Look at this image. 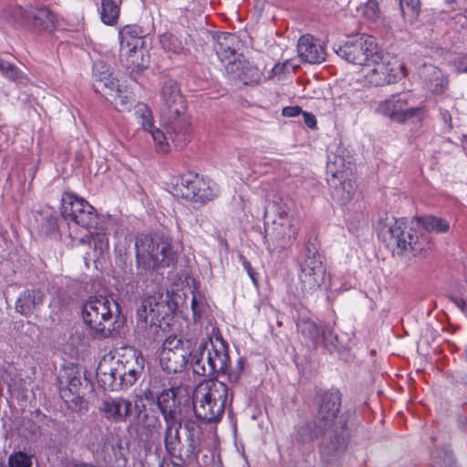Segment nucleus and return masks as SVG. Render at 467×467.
Segmentation results:
<instances>
[{"mask_svg": "<svg viewBox=\"0 0 467 467\" xmlns=\"http://www.w3.org/2000/svg\"><path fill=\"white\" fill-rule=\"evenodd\" d=\"M379 239L398 254L410 252L413 256L426 253L433 246L431 233L438 231V219L431 215L415 217L408 226L404 218L397 219L386 211L374 219Z\"/></svg>", "mask_w": 467, "mask_h": 467, "instance_id": "obj_1", "label": "nucleus"}, {"mask_svg": "<svg viewBox=\"0 0 467 467\" xmlns=\"http://www.w3.org/2000/svg\"><path fill=\"white\" fill-rule=\"evenodd\" d=\"M136 283L148 286L159 268L173 265L177 253L172 246V239L163 233H140L135 241Z\"/></svg>", "mask_w": 467, "mask_h": 467, "instance_id": "obj_2", "label": "nucleus"}, {"mask_svg": "<svg viewBox=\"0 0 467 467\" xmlns=\"http://www.w3.org/2000/svg\"><path fill=\"white\" fill-rule=\"evenodd\" d=\"M81 316L90 335L98 339L115 337L125 321L120 306L112 296H90L82 304Z\"/></svg>", "mask_w": 467, "mask_h": 467, "instance_id": "obj_3", "label": "nucleus"}, {"mask_svg": "<svg viewBox=\"0 0 467 467\" xmlns=\"http://www.w3.org/2000/svg\"><path fill=\"white\" fill-rule=\"evenodd\" d=\"M161 116L167 123L170 137L181 147L191 140V122L186 115V103L178 83L166 79L160 92Z\"/></svg>", "mask_w": 467, "mask_h": 467, "instance_id": "obj_4", "label": "nucleus"}, {"mask_svg": "<svg viewBox=\"0 0 467 467\" xmlns=\"http://www.w3.org/2000/svg\"><path fill=\"white\" fill-rule=\"evenodd\" d=\"M228 397L229 388L225 383L217 379L203 380L191 398V410L200 421L217 423L224 414Z\"/></svg>", "mask_w": 467, "mask_h": 467, "instance_id": "obj_5", "label": "nucleus"}, {"mask_svg": "<svg viewBox=\"0 0 467 467\" xmlns=\"http://www.w3.org/2000/svg\"><path fill=\"white\" fill-rule=\"evenodd\" d=\"M298 229V221L281 204L274 202L266 208L265 244L270 253H281L290 247Z\"/></svg>", "mask_w": 467, "mask_h": 467, "instance_id": "obj_6", "label": "nucleus"}, {"mask_svg": "<svg viewBox=\"0 0 467 467\" xmlns=\"http://www.w3.org/2000/svg\"><path fill=\"white\" fill-rule=\"evenodd\" d=\"M298 278L304 294L317 291L324 284L327 274L326 258L320 253V244L317 238H310L297 257Z\"/></svg>", "mask_w": 467, "mask_h": 467, "instance_id": "obj_7", "label": "nucleus"}, {"mask_svg": "<svg viewBox=\"0 0 467 467\" xmlns=\"http://www.w3.org/2000/svg\"><path fill=\"white\" fill-rule=\"evenodd\" d=\"M375 111L399 124L420 122L428 117V109L415 105L410 92L396 93L379 102Z\"/></svg>", "mask_w": 467, "mask_h": 467, "instance_id": "obj_8", "label": "nucleus"}, {"mask_svg": "<svg viewBox=\"0 0 467 467\" xmlns=\"http://www.w3.org/2000/svg\"><path fill=\"white\" fill-rule=\"evenodd\" d=\"M93 79L95 92L106 97L119 111L127 110L131 107V92L119 84V80L112 75L110 67L105 61L98 60L94 63Z\"/></svg>", "mask_w": 467, "mask_h": 467, "instance_id": "obj_9", "label": "nucleus"}, {"mask_svg": "<svg viewBox=\"0 0 467 467\" xmlns=\"http://www.w3.org/2000/svg\"><path fill=\"white\" fill-rule=\"evenodd\" d=\"M345 150H342L344 153ZM344 154L331 152L327 155V168L332 178L327 180L331 187V196L339 204L344 205L350 202L355 194L357 184L352 179L348 178L351 171Z\"/></svg>", "mask_w": 467, "mask_h": 467, "instance_id": "obj_10", "label": "nucleus"}, {"mask_svg": "<svg viewBox=\"0 0 467 467\" xmlns=\"http://www.w3.org/2000/svg\"><path fill=\"white\" fill-rule=\"evenodd\" d=\"M381 50L375 37L365 34L356 36L335 48L337 55L347 62L365 67L372 58H379Z\"/></svg>", "mask_w": 467, "mask_h": 467, "instance_id": "obj_11", "label": "nucleus"}, {"mask_svg": "<svg viewBox=\"0 0 467 467\" xmlns=\"http://www.w3.org/2000/svg\"><path fill=\"white\" fill-rule=\"evenodd\" d=\"M156 405L164 423L182 422L183 411L191 410V397L186 387H171L158 393Z\"/></svg>", "mask_w": 467, "mask_h": 467, "instance_id": "obj_12", "label": "nucleus"}, {"mask_svg": "<svg viewBox=\"0 0 467 467\" xmlns=\"http://www.w3.org/2000/svg\"><path fill=\"white\" fill-rule=\"evenodd\" d=\"M61 214L66 220L83 228L97 229L98 214L95 208L83 198L71 192H65L62 195Z\"/></svg>", "mask_w": 467, "mask_h": 467, "instance_id": "obj_13", "label": "nucleus"}, {"mask_svg": "<svg viewBox=\"0 0 467 467\" xmlns=\"http://www.w3.org/2000/svg\"><path fill=\"white\" fill-rule=\"evenodd\" d=\"M366 67L369 69L365 74V78L374 87L395 83L401 77L406 76L405 67L403 65L394 67L390 56L383 50L379 52V58H372Z\"/></svg>", "mask_w": 467, "mask_h": 467, "instance_id": "obj_14", "label": "nucleus"}, {"mask_svg": "<svg viewBox=\"0 0 467 467\" xmlns=\"http://www.w3.org/2000/svg\"><path fill=\"white\" fill-rule=\"evenodd\" d=\"M176 187L182 198L202 204L213 200L217 195L215 183L194 172L182 175Z\"/></svg>", "mask_w": 467, "mask_h": 467, "instance_id": "obj_15", "label": "nucleus"}, {"mask_svg": "<svg viewBox=\"0 0 467 467\" xmlns=\"http://www.w3.org/2000/svg\"><path fill=\"white\" fill-rule=\"evenodd\" d=\"M191 341L177 337H167L160 354V364L168 373L182 372L189 363Z\"/></svg>", "mask_w": 467, "mask_h": 467, "instance_id": "obj_16", "label": "nucleus"}, {"mask_svg": "<svg viewBox=\"0 0 467 467\" xmlns=\"http://www.w3.org/2000/svg\"><path fill=\"white\" fill-rule=\"evenodd\" d=\"M321 437L319 454L323 463L328 466L337 462L346 452L348 442L347 423L334 426Z\"/></svg>", "mask_w": 467, "mask_h": 467, "instance_id": "obj_17", "label": "nucleus"}, {"mask_svg": "<svg viewBox=\"0 0 467 467\" xmlns=\"http://www.w3.org/2000/svg\"><path fill=\"white\" fill-rule=\"evenodd\" d=\"M149 306L150 319L148 337L151 335L152 340L161 339L162 333L173 319L177 303L167 294L164 298L161 296L160 300H154V303L150 301Z\"/></svg>", "mask_w": 467, "mask_h": 467, "instance_id": "obj_18", "label": "nucleus"}, {"mask_svg": "<svg viewBox=\"0 0 467 467\" xmlns=\"http://www.w3.org/2000/svg\"><path fill=\"white\" fill-rule=\"evenodd\" d=\"M342 394L337 388L321 391L318 395V410L315 418L328 429L347 423L342 417L338 419L341 409Z\"/></svg>", "mask_w": 467, "mask_h": 467, "instance_id": "obj_19", "label": "nucleus"}, {"mask_svg": "<svg viewBox=\"0 0 467 467\" xmlns=\"http://www.w3.org/2000/svg\"><path fill=\"white\" fill-rule=\"evenodd\" d=\"M183 428L186 431L185 444L181 446L179 453L182 457H177V460L185 464L201 466L198 456L202 450L203 430L193 420H185Z\"/></svg>", "mask_w": 467, "mask_h": 467, "instance_id": "obj_20", "label": "nucleus"}, {"mask_svg": "<svg viewBox=\"0 0 467 467\" xmlns=\"http://www.w3.org/2000/svg\"><path fill=\"white\" fill-rule=\"evenodd\" d=\"M207 366L201 372L202 377L216 379L218 375H223L228 368L230 357L228 345L222 337L215 338V343L210 340V348L206 357Z\"/></svg>", "mask_w": 467, "mask_h": 467, "instance_id": "obj_21", "label": "nucleus"}, {"mask_svg": "<svg viewBox=\"0 0 467 467\" xmlns=\"http://www.w3.org/2000/svg\"><path fill=\"white\" fill-rule=\"evenodd\" d=\"M16 22L22 26L32 27L35 30H52L56 25V16L47 6L26 11L21 7L14 9Z\"/></svg>", "mask_w": 467, "mask_h": 467, "instance_id": "obj_22", "label": "nucleus"}, {"mask_svg": "<svg viewBox=\"0 0 467 467\" xmlns=\"http://www.w3.org/2000/svg\"><path fill=\"white\" fill-rule=\"evenodd\" d=\"M131 402L123 397L108 396L99 406L102 417L112 423L125 422L131 413Z\"/></svg>", "mask_w": 467, "mask_h": 467, "instance_id": "obj_23", "label": "nucleus"}, {"mask_svg": "<svg viewBox=\"0 0 467 467\" xmlns=\"http://www.w3.org/2000/svg\"><path fill=\"white\" fill-rule=\"evenodd\" d=\"M225 70L230 78L244 85L257 84L262 77V73L256 66L240 59H234V62L226 64Z\"/></svg>", "mask_w": 467, "mask_h": 467, "instance_id": "obj_24", "label": "nucleus"}, {"mask_svg": "<svg viewBox=\"0 0 467 467\" xmlns=\"http://www.w3.org/2000/svg\"><path fill=\"white\" fill-rule=\"evenodd\" d=\"M297 53L303 62L309 64L322 63L327 55L321 44L310 35H304L299 38Z\"/></svg>", "mask_w": 467, "mask_h": 467, "instance_id": "obj_25", "label": "nucleus"}, {"mask_svg": "<svg viewBox=\"0 0 467 467\" xmlns=\"http://www.w3.org/2000/svg\"><path fill=\"white\" fill-rule=\"evenodd\" d=\"M118 360L107 363L100 362L97 368V379L99 386L104 390L123 389L124 385L121 380V375H119L115 369H119Z\"/></svg>", "mask_w": 467, "mask_h": 467, "instance_id": "obj_26", "label": "nucleus"}, {"mask_svg": "<svg viewBox=\"0 0 467 467\" xmlns=\"http://www.w3.org/2000/svg\"><path fill=\"white\" fill-rule=\"evenodd\" d=\"M118 367L119 369H115L119 375H121V380L124 389L131 387L140 377L144 370V359L139 355H134L131 359H127L125 362L118 360Z\"/></svg>", "mask_w": 467, "mask_h": 467, "instance_id": "obj_27", "label": "nucleus"}, {"mask_svg": "<svg viewBox=\"0 0 467 467\" xmlns=\"http://www.w3.org/2000/svg\"><path fill=\"white\" fill-rule=\"evenodd\" d=\"M239 46L238 37L232 33L222 32L216 36L214 50L222 62H234Z\"/></svg>", "mask_w": 467, "mask_h": 467, "instance_id": "obj_28", "label": "nucleus"}, {"mask_svg": "<svg viewBox=\"0 0 467 467\" xmlns=\"http://www.w3.org/2000/svg\"><path fill=\"white\" fill-rule=\"evenodd\" d=\"M298 332L308 340L314 348H317L322 337H332L337 339V335L332 329L324 330L310 319L302 318L296 323Z\"/></svg>", "mask_w": 467, "mask_h": 467, "instance_id": "obj_29", "label": "nucleus"}, {"mask_svg": "<svg viewBox=\"0 0 467 467\" xmlns=\"http://www.w3.org/2000/svg\"><path fill=\"white\" fill-rule=\"evenodd\" d=\"M328 430L327 426L318 422V420L315 418L313 420L296 427L293 440L298 444H308L321 437Z\"/></svg>", "mask_w": 467, "mask_h": 467, "instance_id": "obj_30", "label": "nucleus"}, {"mask_svg": "<svg viewBox=\"0 0 467 467\" xmlns=\"http://www.w3.org/2000/svg\"><path fill=\"white\" fill-rule=\"evenodd\" d=\"M120 51L130 52L144 44V31L138 25H127L119 30Z\"/></svg>", "mask_w": 467, "mask_h": 467, "instance_id": "obj_31", "label": "nucleus"}, {"mask_svg": "<svg viewBox=\"0 0 467 467\" xmlns=\"http://www.w3.org/2000/svg\"><path fill=\"white\" fill-rule=\"evenodd\" d=\"M182 426V422L165 423L163 444L166 454L171 458V460L182 457L181 453H179L182 445V439L180 435Z\"/></svg>", "mask_w": 467, "mask_h": 467, "instance_id": "obj_32", "label": "nucleus"}, {"mask_svg": "<svg viewBox=\"0 0 467 467\" xmlns=\"http://www.w3.org/2000/svg\"><path fill=\"white\" fill-rule=\"evenodd\" d=\"M44 297V293L39 289H26L17 298L16 309L21 315L27 317L43 304Z\"/></svg>", "mask_w": 467, "mask_h": 467, "instance_id": "obj_33", "label": "nucleus"}, {"mask_svg": "<svg viewBox=\"0 0 467 467\" xmlns=\"http://www.w3.org/2000/svg\"><path fill=\"white\" fill-rule=\"evenodd\" d=\"M78 242L80 244L93 243V260H99L109 252V243L107 234L102 230H98L95 233H90L81 237Z\"/></svg>", "mask_w": 467, "mask_h": 467, "instance_id": "obj_34", "label": "nucleus"}, {"mask_svg": "<svg viewBox=\"0 0 467 467\" xmlns=\"http://www.w3.org/2000/svg\"><path fill=\"white\" fill-rule=\"evenodd\" d=\"M210 340L202 339L200 342H196L194 348H190L189 363L192 368L193 373L198 376H201L202 370L206 367L203 364V359L206 360L210 348Z\"/></svg>", "mask_w": 467, "mask_h": 467, "instance_id": "obj_35", "label": "nucleus"}, {"mask_svg": "<svg viewBox=\"0 0 467 467\" xmlns=\"http://www.w3.org/2000/svg\"><path fill=\"white\" fill-rule=\"evenodd\" d=\"M119 56L123 65L131 72L141 71L148 67L149 59L144 56L142 47H137L130 52L120 51Z\"/></svg>", "mask_w": 467, "mask_h": 467, "instance_id": "obj_36", "label": "nucleus"}, {"mask_svg": "<svg viewBox=\"0 0 467 467\" xmlns=\"http://www.w3.org/2000/svg\"><path fill=\"white\" fill-rule=\"evenodd\" d=\"M123 0H100V19L108 26L117 24Z\"/></svg>", "mask_w": 467, "mask_h": 467, "instance_id": "obj_37", "label": "nucleus"}, {"mask_svg": "<svg viewBox=\"0 0 467 467\" xmlns=\"http://www.w3.org/2000/svg\"><path fill=\"white\" fill-rule=\"evenodd\" d=\"M160 43L162 48L173 54H182L184 52V44L172 33H164L160 36Z\"/></svg>", "mask_w": 467, "mask_h": 467, "instance_id": "obj_38", "label": "nucleus"}, {"mask_svg": "<svg viewBox=\"0 0 467 467\" xmlns=\"http://www.w3.org/2000/svg\"><path fill=\"white\" fill-rule=\"evenodd\" d=\"M66 382L67 387L65 389H61V396L63 398H69L67 395V392H68L71 395H76L77 397H79L80 395V389L82 386L81 382V376L80 373L78 371H71L67 373L66 377Z\"/></svg>", "mask_w": 467, "mask_h": 467, "instance_id": "obj_39", "label": "nucleus"}, {"mask_svg": "<svg viewBox=\"0 0 467 467\" xmlns=\"http://www.w3.org/2000/svg\"><path fill=\"white\" fill-rule=\"evenodd\" d=\"M399 2L404 19L412 23L420 14V0H399Z\"/></svg>", "mask_w": 467, "mask_h": 467, "instance_id": "obj_40", "label": "nucleus"}, {"mask_svg": "<svg viewBox=\"0 0 467 467\" xmlns=\"http://www.w3.org/2000/svg\"><path fill=\"white\" fill-rule=\"evenodd\" d=\"M165 124V129H166V133H164L162 130H161L160 129H154L152 130L151 131H150V136L152 137L153 140L155 141L156 143V146H157V150L159 151H161V152H167L168 151V148H169V145H168V142L167 140H171L176 147L178 148H182L181 146H179L169 135L168 133V127H167V123L164 122Z\"/></svg>", "mask_w": 467, "mask_h": 467, "instance_id": "obj_41", "label": "nucleus"}, {"mask_svg": "<svg viewBox=\"0 0 467 467\" xmlns=\"http://www.w3.org/2000/svg\"><path fill=\"white\" fill-rule=\"evenodd\" d=\"M9 467H32V456L18 451H15L8 457Z\"/></svg>", "mask_w": 467, "mask_h": 467, "instance_id": "obj_42", "label": "nucleus"}, {"mask_svg": "<svg viewBox=\"0 0 467 467\" xmlns=\"http://www.w3.org/2000/svg\"><path fill=\"white\" fill-rule=\"evenodd\" d=\"M244 364L245 358L243 357L239 358L234 365V368H231L230 363L228 364V368L223 375L227 376V379L231 383H237L244 371Z\"/></svg>", "mask_w": 467, "mask_h": 467, "instance_id": "obj_43", "label": "nucleus"}, {"mask_svg": "<svg viewBox=\"0 0 467 467\" xmlns=\"http://www.w3.org/2000/svg\"><path fill=\"white\" fill-rule=\"evenodd\" d=\"M150 311L148 312V305L145 301L142 302V304L138 307L136 312V319H137V326L141 328H148L150 327Z\"/></svg>", "mask_w": 467, "mask_h": 467, "instance_id": "obj_44", "label": "nucleus"}, {"mask_svg": "<svg viewBox=\"0 0 467 467\" xmlns=\"http://www.w3.org/2000/svg\"><path fill=\"white\" fill-rule=\"evenodd\" d=\"M5 78L17 84H25L27 80L24 72L15 64L10 66L6 74L5 75Z\"/></svg>", "mask_w": 467, "mask_h": 467, "instance_id": "obj_45", "label": "nucleus"}, {"mask_svg": "<svg viewBox=\"0 0 467 467\" xmlns=\"http://www.w3.org/2000/svg\"><path fill=\"white\" fill-rule=\"evenodd\" d=\"M191 307L192 311L193 322L197 323L202 317V314L205 310V303L202 300H199L196 295H193L191 301Z\"/></svg>", "mask_w": 467, "mask_h": 467, "instance_id": "obj_46", "label": "nucleus"}, {"mask_svg": "<svg viewBox=\"0 0 467 467\" xmlns=\"http://www.w3.org/2000/svg\"><path fill=\"white\" fill-rule=\"evenodd\" d=\"M57 228L58 224L57 216L49 215L43 218L40 226V230L42 233H44L47 235L52 234L57 231Z\"/></svg>", "mask_w": 467, "mask_h": 467, "instance_id": "obj_47", "label": "nucleus"}, {"mask_svg": "<svg viewBox=\"0 0 467 467\" xmlns=\"http://www.w3.org/2000/svg\"><path fill=\"white\" fill-rule=\"evenodd\" d=\"M140 111H141V125L144 130L150 132L154 130V121L150 109L146 106H142Z\"/></svg>", "mask_w": 467, "mask_h": 467, "instance_id": "obj_48", "label": "nucleus"}, {"mask_svg": "<svg viewBox=\"0 0 467 467\" xmlns=\"http://www.w3.org/2000/svg\"><path fill=\"white\" fill-rule=\"evenodd\" d=\"M440 467H457L453 458V453L449 447L440 450Z\"/></svg>", "mask_w": 467, "mask_h": 467, "instance_id": "obj_49", "label": "nucleus"}, {"mask_svg": "<svg viewBox=\"0 0 467 467\" xmlns=\"http://www.w3.org/2000/svg\"><path fill=\"white\" fill-rule=\"evenodd\" d=\"M364 16L368 19H376L379 16V4L376 0H368L362 8Z\"/></svg>", "mask_w": 467, "mask_h": 467, "instance_id": "obj_50", "label": "nucleus"}, {"mask_svg": "<svg viewBox=\"0 0 467 467\" xmlns=\"http://www.w3.org/2000/svg\"><path fill=\"white\" fill-rule=\"evenodd\" d=\"M141 425L148 431H153L160 427L161 421L158 416L150 417L149 414L145 413L142 416Z\"/></svg>", "mask_w": 467, "mask_h": 467, "instance_id": "obj_51", "label": "nucleus"}, {"mask_svg": "<svg viewBox=\"0 0 467 467\" xmlns=\"http://www.w3.org/2000/svg\"><path fill=\"white\" fill-rule=\"evenodd\" d=\"M25 429L30 433L31 438H36L40 434V427L32 420L24 421Z\"/></svg>", "mask_w": 467, "mask_h": 467, "instance_id": "obj_52", "label": "nucleus"}, {"mask_svg": "<svg viewBox=\"0 0 467 467\" xmlns=\"http://www.w3.org/2000/svg\"><path fill=\"white\" fill-rule=\"evenodd\" d=\"M301 112H303V109L299 106H287L282 109V115L287 118L296 117L300 115Z\"/></svg>", "mask_w": 467, "mask_h": 467, "instance_id": "obj_53", "label": "nucleus"}, {"mask_svg": "<svg viewBox=\"0 0 467 467\" xmlns=\"http://www.w3.org/2000/svg\"><path fill=\"white\" fill-rule=\"evenodd\" d=\"M240 260L242 261L243 266L246 270V272H247L248 275L250 276V278L252 279V281L254 284H256V277H255L256 273L253 269L251 263L242 254L240 255Z\"/></svg>", "mask_w": 467, "mask_h": 467, "instance_id": "obj_54", "label": "nucleus"}, {"mask_svg": "<svg viewBox=\"0 0 467 467\" xmlns=\"http://www.w3.org/2000/svg\"><path fill=\"white\" fill-rule=\"evenodd\" d=\"M39 423L42 424L43 427L52 428L55 430L59 429V422L51 417L48 416H41V421Z\"/></svg>", "mask_w": 467, "mask_h": 467, "instance_id": "obj_55", "label": "nucleus"}, {"mask_svg": "<svg viewBox=\"0 0 467 467\" xmlns=\"http://www.w3.org/2000/svg\"><path fill=\"white\" fill-rule=\"evenodd\" d=\"M301 114L303 115V118H304V122L305 124L309 128V129H316L317 127V119H316V116L311 113V112H306V111H304L301 112Z\"/></svg>", "mask_w": 467, "mask_h": 467, "instance_id": "obj_56", "label": "nucleus"}, {"mask_svg": "<svg viewBox=\"0 0 467 467\" xmlns=\"http://www.w3.org/2000/svg\"><path fill=\"white\" fill-rule=\"evenodd\" d=\"M192 465V464H185L182 462H175L172 460H170V462H168L165 457H162V459L159 462L158 467H188Z\"/></svg>", "mask_w": 467, "mask_h": 467, "instance_id": "obj_57", "label": "nucleus"}, {"mask_svg": "<svg viewBox=\"0 0 467 467\" xmlns=\"http://www.w3.org/2000/svg\"><path fill=\"white\" fill-rule=\"evenodd\" d=\"M337 338L335 339L332 337H326V338L322 337L320 344H323V346L328 351L332 352V351H334L337 348Z\"/></svg>", "mask_w": 467, "mask_h": 467, "instance_id": "obj_58", "label": "nucleus"}, {"mask_svg": "<svg viewBox=\"0 0 467 467\" xmlns=\"http://www.w3.org/2000/svg\"><path fill=\"white\" fill-rule=\"evenodd\" d=\"M458 73H467V56L461 57L456 64Z\"/></svg>", "mask_w": 467, "mask_h": 467, "instance_id": "obj_59", "label": "nucleus"}, {"mask_svg": "<svg viewBox=\"0 0 467 467\" xmlns=\"http://www.w3.org/2000/svg\"><path fill=\"white\" fill-rule=\"evenodd\" d=\"M444 5L445 7L442 9V12L448 13L452 10H455L457 5L456 0H444Z\"/></svg>", "mask_w": 467, "mask_h": 467, "instance_id": "obj_60", "label": "nucleus"}, {"mask_svg": "<svg viewBox=\"0 0 467 467\" xmlns=\"http://www.w3.org/2000/svg\"><path fill=\"white\" fill-rule=\"evenodd\" d=\"M441 119L445 125L444 129L447 130H450L452 127L451 123V115L448 112H441Z\"/></svg>", "mask_w": 467, "mask_h": 467, "instance_id": "obj_61", "label": "nucleus"}, {"mask_svg": "<svg viewBox=\"0 0 467 467\" xmlns=\"http://www.w3.org/2000/svg\"><path fill=\"white\" fill-rule=\"evenodd\" d=\"M12 63L0 57V73L5 77Z\"/></svg>", "mask_w": 467, "mask_h": 467, "instance_id": "obj_62", "label": "nucleus"}, {"mask_svg": "<svg viewBox=\"0 0 467 467\" xmlns=\"http://www.w3.org/2000/svg\"><path fill=\"white\" fill-rule=\"evenodd\" d=\"M158 393H155L153 390L148 389L146 390H144L143 392V396L145 398V400H149V401H156V397H157Z\"/></svg>", "mask_w": 467, "mask_h": 467, "instance_id": "obj_63", "label": "nucleus"}, {"mask_svg": "<svg viewBox=\"0 0 467 467\" xmlns=\"http://www.w3.org/2000/svg\"><path fill=\"white\" fill-rule=\"evenodd\" d=\"M456 306L464 313L467 315V307H466V303L463 299L462 298H456L454 300Z\"/></svg>", "mask_w": 467, "mask_h": 467, "instance_id": "obj_64", "label": "nucleus"}]
</instances>
